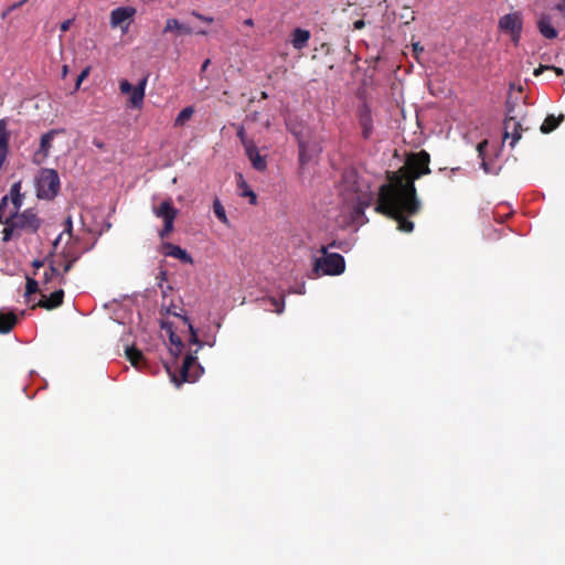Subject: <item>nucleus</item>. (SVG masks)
Segmentation results:
<instances>
[{
	"label": "nucleus",
	"mask_w": 565,
	"mask_h": 565,
	"mask_svg": "<svg viewBox=\"0 0 565 565\" xmlns=\"http://www.w3.org/2000/svg\"><path fill=\"white\" fill-rule=\"evenodd\" d=\"M67 72H68V67H67V65H64L63 70H62V76L65 77L67 75Z\"/></svg>",
	"instance_id": "nucleus-54"
},
{
	"label": "nucleus",
	"mask_w": 565,
	"mask_h": 565,
	"mask_svg": "<svg viewBox=\"0 0 565 565\" xmlns=\"http://www.w3.org/2000/svg\"><path fill=\"white\" fill-rule=\"evenodd\" d=\"M148 82V76L143 77L137 86H135L129 97L130 106L134 108H141L145 98V90Z\"/></svg>",
	"instance_id": "nucleus-15"
},
{
	"label": "nucleus",
	"mask_w": 565,
	"mask_h": 565,
	"mask_svg": "<svg viewBox=\"0 0 565 565\" xmlns=\"http://www.w3.org/2000/svg\"><path fill=\"white\" fill-rule=\"evenodd\" d=\"M269 301L271 302V305L274 306V311L277 312V313H281L284 311V307H285V301L284 299L281 300H278L276 298H270Z\"/></svg>",
	"instance_id": "nucleus-34"
},
{
	"label": "nucleus",
	"mask_w": 565,
	"mask_h": 565,
	"mask_svg": "<svg viewBox=\"0 0 565 565\" xmlns=\"http://www.w3.org/2000/svg\"><path fill=\"white\" fill-rule=\"evenodd\" d=\"M213 212L221 223L230 226V220L226 216L225 209L217 198L213 201Z\"/></svg>",
	"instance_id": "nucleus-25"
},
{
	"label": "nucleus",
	"mask_w": 565,
	"mask_h": 565,
	"mask_svg": "<svg viewBox=\"0 0 565 565\" xmlns=\"http://www.w3.org/2000/svg\"><path fill=\"white\" fill-rule=\"evenodd\" d=\"M359 122L362 128V137L369 139L373 132V120L371 110L367 107H363L360 110Z\"/></svg>",
	"instance_id": "nucleus-18"
},
{
	"label": "nucleus",
	"mask_w": 565,
	"mask_h": 565,
	"mask_svg": "<svg viewBox=\"0 0 565 565\" xmlns=\"http://www.w3.org/2000/svg\"><path fill=\"white\" fill-rule=\"evenodd\" d=\"M173 315L175 317H180L182 319L183 323L188 327L189 332H190V342L201 347L202 343L200 342L198 333H196L194 327L192 326V323L190 322L189 318L186 316H181V315H179L177 312H173Z\"/></svg>",
	"instance_id": "nucleus-26"
},
{
	"label": "nucleus",
	"mask_w": 565,
	"mask_h": 565,
	"mask_svg": "<svg viewBox=\"0 0 565 565\" xmlns=\"http://www.w3.org/2000/svg\"><path fill=\"white\" fill-rule=\"evenodd\" d=\"M171 352L175 355L180 354L183 349L182 340L174 332H170Z\"/></svg>",
	"instance_id": "nucleus-29"
},
{
	"label": "nucleus",
	"mask_w": 565,
	"mask_h": 565,
	"mask_svg": "<svg viewBox=\"0 0 565 565\" xmlns=\"http://www.w3.org/2000/svg\"><path fill=\"white\" fill-rule=\"evenodd\" d=\"M245 153L255 170L264 172L267 169L266 156H262L259 153V150L255 143H247Z\"/></svg>",
	"instance_id": "nucleus-10"
},
{
	"label": "nucleus",
	"mask_w": 565,
	"mask_h": 565,
	"mask_svg": "<svg viewBox=\"0 0 565 565\" xmlns=\"http://www.w3.org/2000/svg\"><path fill=\"white\" fill-rule=\"evenodd\" d=\"M516 90L522 92V90H523V87H522V86H519V87H516Z\"/></svg>",
	"instance_id": "nucleus-61"
},
{
	"label": "nucleus",
	"mask_w": 565,
	"mask_h": 565,
	"mask_svg": "<svg viewBox=\"0 0 565 565\" xmlns=\"http://www.w3.org/2000/svg\"><path fill=\"white\" fill-rule=\"evenodd\" d=\"M320 257L315 258L312 274L319 276H338L345 270L344 257L339 253H329L328 247L321 246Z\"/></svg>",
	"instance_id": "nucleus-3"
},
{
	"label": "nucleus",
	"mask_w": 565,
	"mask_h": 565,
	"mask_svg": "<svg viewBox=\"0 0 565 565\" xmlns=\"http://www.w3.org/2000/svg\"><path fill=\"white\" fill-rule=\"evenodd\" d=\"M522 130V124L518 120V114H515V106L508 102L507 116L504 119V140L511 138L510 146L513 148L521 139Z\"/></svg>",
	"instance_id": "nucleus-7"
},
{
	"label": "nucleus",
	"mask_w": 565,
	"mask_h": 565,
	"mask_svg": "<svg viewBox=\"0 0 565 565\" xmlns=\"http://www.w3.org/2000/svg\"><path fill=\"white\" fill-rule=\"evenodd\" d=\"M169 32H173L177 35H191L193 33V30L189 25L181 23L178 19L171 18L167 20L163 29V33Z\"/></svg>",
	"instance_id": "nucleus-19"
},
{
	"label": "nucleus",
	"mask_w": 565,
	"mask_h": 565,
	"mask_svg": "<svg viewBox=\"0 0 565 565\" xmlns=\"http://www.w3.org/2000/svg\"><path fill=\"white\" fill-rule=\"evenodd\" d=\"M267 97H268L267 93L266 92H262V98L266 99Z\"/></svg>",
	"instance_id": "nucleus-57"
},
{
	"label": "nucleus",
	"mask_w": 565,
	"mask_h": 565,
	"mask_svg": "<svg viewBox=\"0 0 565 565\" xmlns=\"http://www.w3.org/2000/svg\"><path fill=\"white\" fill-rule=\"evenodd\" d=\"M29 0H19V2H15L13 4H11L9 8H8V11H14L17 9H19L20 7H22L25 2H28Z\"/></svg>",
	"instance_id": "nucleus-42"
},
{
	"label": "nucleus",
	"mask_w": 565,
	"mask_h": 565,
	"mask_svg": "<svg viewBox=\"0 0 565 565\" xmlns=\"http://www.w3.org/2000/svg\"><path fill=\"white\" fill-rule=\"evenodd\" d=\"M41 296V299L32 306V309L40 307L46 310H53L62 306L64 299V290L57 289L53 291L50 297H46L43 292Z\"/></svg>",
	"instance_id": "nucleus-9"
},
{
	"label": "nucleus",
	"mask_w": 565,
	"mask_h": 565,
	"mask_svg": "<svg viewBox=\"0 0 565 565\" xmlns=\"http://www.w3.org/2000/svg\"><path fill=\"white\" fill-rule=\"evenodd\" d=\"M9 12H10V11H8V10H7L6 12H3V13H2V18L4 19V18L8 15V13H9Z\"/></svg>",
	"instance_id": "nucleus-59"
},
{
	"label": "nucleus",
	"mask_w": 565,
	"mask_h": 565,
	"mask_svg": "<svg viewBox=\"0 0 565 565\" xmlns=\"http://www.w3.org/2000/svg\"><path fill=\"white\" fill-rule=\"evenodd\" d=\"M10 198L14 210H20L22 206L21 182H15L11 185Z\"/></svg>",
	"instance_id": "nucleus-24"
},
{
	"label": "nucleus",
	"mask_w": 565,
	"mask_h": 565,
	"mask_svg": "<svg viewBox=\"0 0 565 565\" xmlns=\"http://www.w3.org/2000/svg\"><path fill=\"white\" fill-rule=\"evenodd\" d=\"M370 205V202H360L356 210H355V213L356 214H360V213H363L364 209Z\"/></svg>",
	"instance_id": "nucleus-46"
},
{
	"label": "nucleus",
	"mask_w": 565,
	"mask_h": 565,
	"mask_svg": "<svg viewBox=\"0 0 565 565\" xmlns=\"http://www.w3.org/2000/svg\"><path fill=\"white\" fill-rule=\"evenodd\" d=\"M3 224L2 241L8 243L20 237L23 233H36L42 225V220L34 209H25L22 212L15 210L14 213L6 217Z\"/></svg>",
	"instance_id": "nucleus-2"
},
{
	"label": "nucleus",
	"mask_w": 565,
	"mask_h": 565,
	"mask_svg": "<svg viewBox=\"0 0 565 565\" xmlns=\"http://www.w3.org/2000/svg\"><path fill=\"white\" fill-rule=\"evenodd\" d=\"M173 223H174V221L163 222V227L159 233L161 238L167 237L173 231Z\"/></svg>",
	"instance_id": "nucleus-33"
},
{
	"label": "nucleus",
	"mask_w": 565,
	"mask_h": 565,
	"mask_svg": "<svg viewBox=\"0 0 565 565\" xmlns=\"http://www.w3.org/2000/svg\"><path fill=\"white\" fill-rule=\"evenodd\" d=\"M430 156L427 151L412 152L397 171H387V182L379 189L375 211L397 223L401 232L411 233L414 223L408 218L419 213L422 203L417 198L415 181L430 173Z\"/></svg>",
	"instance_id": "nucleus-1"
},
{
	"label": "nucleus",
	"mask_w": 565,
	"mask_h": 565,
	"mask_svg": "<svg viewBox=\"0 0 565 565\" xmlns=\"http://www.w3.org/2000/svg\"><path fill=\"white\" fill-rule=\"evenodd\" d=\"M537 29L540 33L548 40L557 38L558 33L556 29L552 25V18L548 14L543 13L540 15L537 21Z\"/></svg>",
	"instance_id": "nucleus-16"
},
{
	"label": "nucleus",
	"mask_w": 565,
	"mask_h": 565,
	"mask_svg": "<svg viewBox=\"0 0 565 565\" xmlns=\"http://www.w3.org/2000/svg\"><path fill=\"white\" fill-rule=\"evenodd\" d=\"M78 257H73L71 259L65 260V264L63 265V273L64 276L72 269L73 265L77 262Z\"/></svg>",
	"instance_id": "nucleus-36"
},
{
	"label": "nucleus",
	"mask_w": 565,
	"mask_h": 565,
	"mask_svg": "<svg viewBox=\"0 0 565 565\" xmlns=\"http://www.w3.org/2000/svg\"><path fill=\"white\" fill-rule=\"evenodd\" d=\"M544 68H545V67L541 65L539 68H536V70L534 71V75H536V76H537V75H540V74L543 72V70H544Z\"/></svg>",
	"instance_id": "nucleus-53"
},
{
	"label": "nucleus",
	"mask_w": 565,
	"mask_h": 565,
	"mask_svg": "<svg viewBox=\"0 0 565 565\" xmlns=\"http://www.w3.org/2000/svg\"><path fill=\"white\" fill-rule=\"evenodd\" d=\"M191 14L193 17H195L196 19H199V20H201L203 22H206V23H212L214 21V19L212 17L204 15V14H202V13L195 11V10H193L191 12Z\"/></svg>",
	"instance_id": "nucleus-37"
},
{
	"label": "nucleus",
	"mask_w": 565,
	"mask_h": 565,
	"mask_svg": "<svg viewBox=\"0 0 565 565\" xmlns=\"http://www.w3.org/2000/svg\"><path fill=\"white\" fill-rule=\"evenodd\" d=\"M555 10L565 15V0H559L557 4H555Z\"/></svg>",
	"instance_id": "nucleus-44"
},
{
	"label": "nucleus",
	"mask_w": 565,
	"mask_h": 565,
	"mask_svg": "<svg viewBox=\"0 0 565 565\" xmlns=\"http://www.w3.org/2000/svg\"><path fill=\"white\" fill-rule=\"evenodd\" d=\"M72 232H73V222H72V217L68 216L65 221V230L63 233H66L68 234V236L71 237L72 236Z\"/></svg>",
	"instance_id": "nucleus-40"
},
{
	"label": "nucleus",
	"mask_w": 565,
	"mask_h": 565,
	"mask_svg": "<svg viewBox=\"0 0 565 565\" xmlns=\"http://www.w3.org/2000/svg\"><path fill=\"white\" fill-rule=\"evenodd\" d=\"M210 63H211V61H210L209 58H206V60L203 62V64H202V66H201V72H202V73L206 71V68H207V66L210 65Z\"/></svg>",
	"instance_id": "nucleus-50"
},
{
	"label": "nucleus",
	"mask_w": 565,
	"mask_h": 565,
	"mask_svg": "<svg viewBox=\"0 0 565 565\" xmlns=\"http://www.w3.org/2000/svg\"><path fill=\"white\" fill-rule=\"evenodd\" d=\"M137 10L134 7H118L110 12V26H120L124 32L128 30L129 23L135 17Z\"/></svg>",
	"instance_id": "nucleus-8"
},
{
	"label": "nucleus",
	"mask_w": 565,
	"mask_h": 565,
	"mask_svg": "<svg viewBox=\"0 0 565 565\" xmlns=\"http://www.w3.org/2000/svg\"><path fill=\"white\" fill-rule=\"evenodd\" d=\"M60 256H61L63 259H65V260L71 259V258H73V257H78L77 255L72 254L70 250H63V252L60 254Z\"/></svg>",
	"instance_id": "nucleus-45"
},
{
	"label": "nucleus",
	"mask_w": 565,
	"mask_h": 565,
	"mask_svg": "<svg viewBox=\"0 0 565 565\" xmlns=\"http://www.w3.org/2000/svg\"><path fill=\"white\" fill-rule=\"evenodd\" d=\"M482 167L487 171V163L484 161L482 162Z\"/></svg>",
	"instance_id": "nucleus-60"
},
{
	"label": "nucleus",
	"mask_w": 565,
	"mask_h": 565,
	"mask_svg": "<svg viewBox=\"0 0 565 565\" xmlns=\"http://www.w3.org/2000/svg\"><path fill=\"white\" fill-rule=\"evenodd\" d=\"M72 22H73V20H71V19H70V20H65V21H63V22L61 23V26H60L61 31H62V32H66V31H68V30H70V28H71Z\"/></svg>",
	"instance_id": "nucleus-43"
},
{
	"label": "nucleus",
	"mask_w": 565,
	"mask_h": 565,
	"mask_svg": "<svg viewBox=\"0 0 565 565\" xmlns=\"http://www.w3.org/2000/svg\"><path fill=\"white\" fill-rule=\"evenodd\" d=\"M564 119L565 116L563 114L558 115L557 117L554 115H548L540 127L541 132L544 135L551 134L561 125V122L564 121Z\"/></svg>",
	"instance_id": "nucleus-22"
},
{
	"label": "nucleus",
	"mask_w": 565,
	"mask_h": 565,
	"mask_svg": "<svg viewBox=\"0 0 565 565\" xmlns=\"http://www.w3.org/2000/svg\"><path fill=\"white\" fill-rule=\"evenodd\" d=\"M63 234L64 233H61L56 238L55 241L53 242V250L51 253H53V255L55 254L56 252V248H57V245L60 244L62 237H63Z\"/></svg>",
	"instance_id": "nucleus-48"
},
{
	"label": "nucleus",
	"mask_w": 565,
	"mask_h": 565,
	"mask_svg": "<svg viewBox=\"0 0 565 565\" xmlns=\"http://www.w3.org/2000/svg\"><path fill=\"white\" fill-rule=\"evenodd\" d=\"M10 132L8 131L7 119H0V170L7 161L9 153Z\"/></svg>",
	"instance_id": "nucleus-12"
},
{
	"label": "nucleus",
	"mask_w": 565,
	"mask_h": 565,
	"mask_svg": "<svg viewBox=\"0 0 565 565\" xmlns=\"http://www.w3.org/2000/svg\"><path fill=\"white\" fill-rule=\"evenodd\" d=\"M119 88L122 94H129L134 87L127 79H124L120 82Z\"/></svg>",
	"instance_id": "nucleus-39"
},
{
	"label": "nucleus",
	"mask_w": 565,
	"mask_h": 565,
	"mask_svg": "<svg viewBox=\"0 0 565 565\" xmlns=\"http://www.w3.org/2000/svg\"><path fill=\"white\" fill-rule=\"evenodd\" d=\"M162 249L166 256L177 258L184 264H193L192 256L179 245L167 242L162 244Z\"/></svg>",
	"instance_id": "nucleus-11"
},
{
	"label": "nucleus",
	"mask_w": 565,
	"mask_h": 565,
	"mask_svg": "<svg viewBox=\"0 0 565 565\" xmlns=\"http://www.w3.org/2000/svg\"><path fill=\"white\" fill-rule=\"evenodd\" d=\"M327 247H328V248H329V247H337V242H335V241H334V242H332V243H331L329 246H327Z\"/></svg>",
	"instance_id": "nucleus-58"
},
{
	"label": "nucleus",
	"mask_w": 565,
	"mask_h": 565,
	"mask_svg": "<svg viewBox=\"0 0 565 565\" xmlns=\"http://www.w3.org/2000/svg\"><path fill=\"white\" fill-rule=\"evenodd\" d=\"M515 88V85L514 84H511L510 85V89H514Z\"/></svg>",
	"instance_id": "nucleus-62"
},
{
	"label": "nucleus",
	"mask_w": 565,
	"mask_h": 565,
	"mask_svg": "<svg viewBox=\"0 0 565 565\" xmlns=\"http://www.w3.org/2000/svg\"><path fill=\"white\" fill-rule=\"evenodd\" d=\"M237 186L241 190V196L249 198V203L253 205L257 203L255 192L248 186L242 174H238Z\"/></svg>",
	"instance_id": "nucleus-23"
},
{
	"label": "nucleus",
	"mask_w": 565,
	"mask_h": 565,
	"mask_svg": "<svg viewBox=\"0 0 565 565\" xmlns=\"http://www.w3.org/2000/svg\"><path fill=\"white\" fill-rule=\"evenodd\" d=\"M487 146H488V141L487 140H483V141L478 143L477 150H478L480 156H482L483 150L486 149Z\"/></svg>",
	"instance_id": "nucleus-47"
},
{
	"label": "nucleus",
	"mask_w": 565,
	"mask_h": 565,
	"mask_svg": "<svg viewBox=\"0 0 565 565\" xmlns=\"http://www.w3.org/2000/svg\"><path fill=\"white\" fill-rule=\"evenodd\" d=\"M126 358L136 369L141 370L146 365L143 353L136 347H127Z\"/></svg>",
	"instance_id": "nucleus-20"
},
{
	"label": "nucleus",
	"mask_w": 565,
	"mask_h": 565,
	"mask_svg": "<svg viewBox=\"0 0 565 565\" xmlns=\"http://www.w3.org/2000/svg\"><path fill=\"white\" fill-rule=\"evenodd\" d=\"M364 26V21L363 20H358L354 22V28L355 29H362Z\"/></svg>",
	"instance_id": "nucleus-51"
},
{
	"label": "nucleus",
	"mask_w": 565,
	"mask_h": 565,
	"mask_svg": "<svg viewBox=\"0 0 565 565\" xmlns=\"http://www.w3.org/2000/svg\"><path fill=\"white\" fill-rule=\"evenodd\" d=\"M39 291V282L33 278L26 279L25 296L29 297Z\"/></svg>",
	"instance_id": "nucleus-30"
},
{
	"label": "nucleus",
	"mask_w": 565,
	"mask_h": 565,
	"mask_svg": "<svg viewBox=\"0 0 565 565\" xmlns=\"http://www.w3.org/2000/svg\"><path fill=\"white\" fill-rule=\"evenodd\" d=\"M54 132H55L54 130H51V131L42 135V137H41L39 151L42 152L44 157H46L49 153V150L51 148V142L54 137Z\"/></svg>",
	"instance_id": "nucleus-27"
},
{
	"label": "nucleus",
	"mask_w": 565,
	"mask_h": 565,
	"mask_svg": "<svg viewBox=\"0 0 565 565\" xmlns=\"http://www.w3.org/2000/svg\"><path fill=\"white\" fill-rule=\"evenodd\" d=\"M89 74V67H86L81 72V74L77 76L75 88L78 89L82 82L88 76Z\"/></svg>",
	"instance_id": "nucleus-38"
},
{
	"label": "nucleus",
	"mask_w": 565,
	"mask_h": 565,
	"mask_svg": "<svg viewBox=\"0 0 565 565\" xmlns=\"http://www.w3.org/2000/svg\"><path fill=\"white\" fill-rule=\"evenodd\" d=\"M189 353L184 356L182 365L180 367V374L177 376L172 375V381L177 386H180L184 382H195L203 373V367L199 364L195 353Z\"/></svg>",
	"instance_id": "nucleus-4"
},
{
	"label": "nucleus",
	"mask_w": 565,
	"mask_h": 565,
	"mask_svg": "<svg viewBox=\"0 0 565 565\" xmlns=\"http://www.w3.org/2000/svg\"><path fill=\"white\" fill-rule=\"evenodd\" d=\"M553 68L555 70V72H556L558 75L563 74V70H562V68H557V67H553Z\"/></svg>",
	"instance_id": "nucleus-56"
},
{
	"label": "nucleus",
	"mask_w": 565,
	"mask_h": 565,
	"mask_svg": "<svg viewBox=\"0 0 565 565\" xmlns=\"http://www.w3.org/2000/svg\"><path fill=\"white\" fill-rule=\"evenodd\" d=\"M298 148H299V162L301 166H305L310 160V158L306 151V143L302 140H299Z\"/></svg>",
	"instance_id": "nucleus-31"
},
{
	"label": "nucleus",
	"mask_w": 565,
	"mask_h": 565,
	"mask_svg": "<svg viewBox=\"0 0 565 565\" xmlns=\"http://www.w3.org/2000/svg\"><path fill=\"white\" fill-rule=\"evenodd\" d=\"M498 28L501 32L508 34L514 45L521 40L523 30V17L520 11L511 12L499 19Z\"/></svg>",
	"instance_id": "nucleus-5"
},
{
	"label": "nucleus",
	"mask_w": 565,
	"mask_h": 565,
	"mask_svg": "<svg viewBox=\"0 0 565 565\" xmlns=\"http://www.w3.org/2000/svg\"><path fill=\"white\" fill-rule=\"evenodd\" d=\"M194 114V108L192 106H188L183 108L175 118V126H183Z\"/></svg>",
	"instance_id": "nucleus-28"
},
{
	"label": "nucleus",
	"mask_w": 565,
	"mask_h": 565,
	"mask_svg": "<svg viewBox=\"0 0 565 565\" xmlns=\"http://www.w3.org/2000/svg\"><path fill=\"white\" fill-rule=\"evenodd\" d=\"M60 190V178L55 170L44 169L38 180V196L51 200L56 196Z\"/></svg>",
	"instance_id": "nucleus-6"
},
{
	"label": "nucleus",
	"mask_w": 565,
	"mask_h": 565,
	"mask_svg": "<svg viewBox=\"0 0 565 565\" xmlns=\"http://www.w3.org/2000/svg\"><path fill=\"white\" fill-rule=\"evenodd\" d=\"M19 317L13 311L0 310V333H9L18 323Z\"/></svg>",
	"instance_id": "nucleus-17"
},
{
	"label": "nucleus",
	"mask_w": 565,
	"mask_h": 565,
	"mask_svg": "<svg viewBox=\"0 0 565 565\" xmlns=\"http://www.w3.org/2000/svg\"><path fill=\"white\" fill-rule=\"evenodd\" d=\"M153 214L166 221H174L178 215V210L173 206L171 200L163 201L159 206L152 209Z\"/></svg>",
	"instance_id": "nucleus-14"
},
{
	"label": "nucleus",
	"mask_w": 565,
	"mask_h": 565,
	"mask_svg": "<svg viewBox=\"0 0 565 565\" xmlns=\"http://www.w3.org/2000/svg\"><path fill=\"white\" fill-rule=\"evenodd\" d=\"M309 39L310 32L308 30L297 28L292 32L291 44L296 50H302L307 46Z\"/></svg>",
	"instance_id": "nucleus-21"
},
{
	"label": "nucleus",
	"mask_w": 565,
	"mask_h": 565,
	"mask_svg": "<svg viewBox=\"0 0 565 565\" xmlns=\"http://www.w3.org/2000/svg\"><path fill=\"white\" fill-rule=\"evenodd\" d=\"M53 280L57 281V285L62 286L66 284V277L64 274H61L56 267V260H50L49 270H46L43 275L42 285L45 290H49V285L53 282Z\"/></svg>",
	"instance_id": "nucleus-13"
},
{
	"label": "nucleus",
	"mask_w": 565,
	"mask_h": 565,
	"mask_svg": "<svg viewBox=\"0 0 565 565\" xmlns=\"http://www.w3.org/2000/svg\"><path fill=\"white\" fill-rule=\"evenodd\" d=\"M423 51H424V47L420 46V44L418 42L413 44V52H414L416 60H418L419 53H422Z\"/></svg>",
	"instance_id": "nucleus-41"
},
{
	"label": "nucleus",
	"mask_w": 565,
	"mask_h": 565,
	"mask_svg": "<svg viewBox=\"0 0 565 565\" xmlns=\"http://www.w3.org/2000/svg\"><path fill=\"white\" fill-rule=\"evenodd\" d=\"M8 200H9V196H8V195H4V196L1 199L0 207H1V215H2V216H3L4 207H6V205L8 204Z\"/></svg>",
	"instance_id": "nucleus-49"
},
{
	"label": "nucleus",
	"mask_w": 565,
	"mask_h": 565,
	"mask_svg": "<svg viewBox=\"0 0 565 565\" xmlns=\"http://www.w3.org/2000/svg\"><path fill=\"white\" fill-rule=\"evenodd\" d=\"M237 137L239 138L244 149H246L247 143H255L254 140L246 137L245 129L241 126L237 130Z\"/></svg>",
	"instance_id": "nucleus-32"
},
{
	"label": "nucleus",
	"mask_w": 565,
	"mask_h": 565,
	"mask_svg": "<svg viewBox=\"0 0 565 565\" xmlns=\"http://www.w3.org/2000/svg\"><path fill=\"white\" fill-rule=\"evenodd\" d=\"M243 24L246 26H253L254 21H253V19L249 18V19L244 20Z\"/></svg>",
	"instance_id": "nucleus-52"
},
{
	"label": "nucleus",
	"mask_w": 565,
	"mask_h": 565,
	"mask_svg": "<svg viewBox=\"0 0 565 565\" xmlns=\"http://www.w3.org/2000/svg\"><path fill=\"white\" fill-rule=\"evenodd\" d=\"M195 33H196V34H199V35H206V34H207V31H205V30H199V31H196Z\"/></svg>",
	"instance_id": "nucleus-55"
},
{
	"label": "nucleus",
	"mask_w": 565,
	"mask_h": 565,
	"mask_svg": "<svg viewBox=\"0 0 565 565\" xmlns=\"http://www.w3.org/2000/svg\"><path fill=\"white\" fill-rule=\"evenodd\" d=\"M50 260H54L53 259V253H50L43 260H39V259H35L32 265L33 267L35 268H40V267H43L44 264H49L50 265Z\"/></svg>",
	"instance_id": "nucleus-35"
}]
</instances>
